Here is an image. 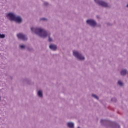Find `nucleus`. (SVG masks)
<instances>
[{"mask_svg": "<svg viewBox=\"0 0 128 128\" xmlns=\"http://www.w3.org/2000/svg\"><path fill=\"white\" fill-rule=\"evenodd\" d=\"M95 2L98 4V6H102V8H112V4H108V2L102 0H94Z\"/></svg>", "mask_w": 128, "mask_h": 128, "instance_id": "39448f33", "label": "nucleus"}, {"mask_svg": "<svg viewBox=\"0 0 128 128\" xmlns=\"http://www.w3.org/2000/svg\"><path fill=\"white\" fill-rule=\"evenodd\" d=\"M126 8H128V4L126 5Z\"/></svg>", "mask_w": 128, "mask_h": 128, "instance_id": "a878e982", "label": "nucleus"}, {"mask_svg": "<svg viewBox=\"0 0 128 128\" xmlns=\"http://www.w3.org/2000/svg\"><path fill=\"white\" fill-rule=\"evenodd\" d=\"M36 34H38L40 38H46V33L48 31L44 30L43 28H31L32 32H34Z\"/></svg>", "mask_w": 128, "mask_h": 128, "instance_id": "7ed1b4c3", "label": "nucleus"}, {"mask_svg": "<svg viewBox=\"0 0 128 128\" xmlns=\"http://www.w3.org/2000/svg\"><path fill=\"white\" fill-rule=\"evenodd\" d=\"M127 74H128V70L126 69H122L120 72V74L122 76H126Z\"/></svg>", "mask_w": 128, "mask_h": 128, "instance_id": "9d476101", "label": "nucleus"}, {"mask_svg": "<svg viewBox=\"0 0 128 128\" xmlns=\"http://www.w3.org/2000/svg\"><path fill=\"white\" fill-rule=\"evenodd\" d=\"M86 24L90 26H92V28H102V25L96 22V21L94 19H88L86 20Z\"/></svg>", "mask_w": 128, "mask_h": 128, "instance_id": "20e7f679", "label": "nucleus"}, {"mask_svg": "<svg viewBox=\"0 0 128 128\" xmlns=\"http://www.w3.org/2000/svg\"><path fill=\"white\" fill-rule=\"evenodd\" d=\"M0 100H2V97L0 96Z\"/></svg>", "mask_w": 128, "mask_h": 128, "instance_id": "bb28decb", "label": "nucleus"}, {"mask_svg": "<svg viewBox=\"0 0 128 128\" xmlns=\"http://www.w3.org/2000/svg\"><path fill=\"white\" fill-rule=\"evenodd\" d=\"M107 26H112V24H110V22H108V23H107Z\"/></svg>", "mask_w": 128, "mask_h": 128, "instance_id": "412c9836", "label": "nucleus"}, {"mask_svg": "<svg viewBox=\"0 0 128 128\" xmlns=\"http://www.w3.org/2000/svg\"><path fill=\"white\" fill-rule=\"evenodd\" d=\"M92 96H98L96 94H92Z\"/></svg>", "mask_w": 128, "mask_h": 128, "instance_id": "4be33fe9", "label": "nucleus"}, {"mask_svg": "<svg viewBox=\"0 0 128 128\" xmlns=\"http://www.w3.org/2000/svg\"><path fill=\"white\" fill-rule=\"evenodd\" d=\"M96 18H100V16L97 15V16H96Z\"/></svg>", "mask_w": 128, "mask_h": 128, "instance_id": "393cba45", "label": "nucleus"}, {"mask_svg": "<svg viewBox=\"0 0 128 128\" xmlns=\"http://www.w3.org/2000/svg\"><path fill=\"white\" fill-rule=\"evenodd\" d=\"M117 84L120 86H124V84L120 80H118Z\"/></svg>", "mask_w": 128, "mask_h": 128, "instance_id": "ddd939ff", "label": "nucleus"}, {"mask_svg": "<svg viewBox=\"0 0 128 128\" xmlns=\"http://www.w3.org/2000/svg\"><path fill=\"white\" fill-rule=\"evenodd\" d=\"M73 56H74V58H77V60H78L82 61V60H86V58H84V56L82 55V53H80V52H78V51L74 50L73 51Z\"/></svg>", "mask_w": 128, "mask_h": 128, "instance_id": "423d86ee", "label": "nucleus"}, {"mask_svg": "<svg viewBox=\"0 0 128 128\" xmlns=\"http://www.w3.org/2000/svg\"><path fill=\"white\" fill-rule=\"evenodd\" d=\"M100 124L102 126H104L106 128H120V126L117 123L113 122H110V120H101Z\"/></svg>", "mask_w": 128, "mask_h": 128, "instance_id": "f03ea898", "label": "nucleus"}, {"mask_svg": "<svg viewBox=\"0 0 128 128\" xmlns=\"http://www.w3.org/2000/svg\"><path fill=\"white\" fill-rule=\"evenodd\" d=\"M44 6H48V2H44Z\"/></svg>", "mask_w": 128, "mask_h": 128, "instance_id": "aec40b11", "label": "nucleus"}, {"mask_svg": "<svg viewBox=\"0 0 128 128\" xmlns=\"http://www.w3.org/2000/svg\"><path fill=\"white\" fill-rule=\"evenodd\" d=\"M94 98L96 100H98L99 98L98 96H94Z\"/></svg>", "mask_w": 128, "mask_h": 128, "instance_id": "5701e85b", "label": "nucleus"}, {"mask_svg": "<svg viewBox=\"0 0 128 128\" xmlns=\"http://www.w3.org/2000/svg\"><path fill=\"white\" fill-rule=\"evenodd\" d=\"M21 82L22 84H32V81L27 78H22L21 80Z\"/></svg>", "mask_w": 128, "mask_h": 128, "instance_id": "6e6552de", "label": "nucleus"}, {"mask_svg": "<svg viewBox=\"0 0 128 128\" xmlns=\"http://www.w3.org/2000/svg\"><path fill=\"white\" fill-rule=\"evenodd\" d=\"M6 38V34H1L0 33V38Z\"/></svg>", "mask_w": 128, "mask_h": 128, "instance_id": "dca6fc26", "label": "nucleus"}, {"mask_svg": "<svg viewBox=\"0 0 128 128\" xmlns=\"http://www.w3.org/2000/svg\"><path fill=\"white\" fill-rule=\"evenodd\" d=\"M37 94L38 96H44V94H42V91L41 90H39Z\"/></svg>", "mask_w": 128, "mask_h": 128, "instance_id": "4468645a", "label": "nucleus"}, {"mask_svg": "<svg viewBox=\"0 0 128 128\" xmlns=\"http://www.w3.org/2000/svg\"><path fill=\"white\" fill-rule=\"evenodd\" d=\"M49 48L50 50H54V52L58 50V46L54 44H50L49 46Z\"/></svg>", "mask_w": 128, "mask_h": 128, "instance_id": "1a4fd4ad", "label": "nucleus"}, {"mask_svg": "<svg viewBox=\"0 0 128 128\" xmlns=\"http://www.w3.org/2000/svg\"><path fill=\"white\" fill-rule=\"evenodd\" d=\"M111 100L112 102H116V98L114 97L111 99Z\"/></svg>", "mask_w": 128, "mask_h": 128, "instance_id": "f3484780", "label": "nucleus"}, {"mask_svg": "<svg viewBox=\"0 0 128 128\" xmlns=\"http://www.w3.org/2000/svg\"><path fill=\"white\" fill-rule=\"evenodd\" d=\"M10 78L11 80H12L14 78L12 76H10Z\"/></svg>", "mask_w": 128, "mask_h": 128, "instance_id": "b1692460", "label": "nucleus"}, {"mask_svg": "<svg viewBox=\"0 0 128 128\" xmlns=\"http://www.w3.org/2000/svg\"><path fill=\"white\" fill-rule=\"evenodd\" d=\"M18 38V40H22L23 42H26L28 40V36L26 34H24L22 33H19L16 35Z\"/></svg>", "mask_w": 128, "mask_h": 128, "instance_id": "0eeeda50", "label": "nucleus"}, {"mask_svg": "<svg viewBox=\"0 0 128 128\" xmlns=\"http://www.w3.org/2000/svg\"><path fill=\"white\" fill-rule=\"evenodd\" d=\"M26 48L28 50V52H34L32 47L26 46Z\"/></svg>", "mask_w": 128, "mask_h": 128, "instance_id": "2eb2a0df", "label": "nucleus"}, {"mask_svg": "<svg viewBox=\"0 0 128 128\" xmlns=\"http://www.w3.org/2000/svg\"><path fill=\"white\" fill-rule=\"evenodd\" d=\"M67 126L69 128H74V123L72 122H68L67 123Z\"/></svg>", "mask_w": 128, "mask_h": 128, "instance_id": "f8f14e48", "label": "nucleus"}, {"mask_svg": "<svg viewBox=\"0 0 128 128\" xmlns=\"http://www.w3.org/2000/svg\"><path fill=\"white\" fill-rule=\"evenodd\" d=\"M51 34H50V32H46V38H47V36H48V42H52V38H50V35Z\"/></svg>", "mask_w": 128, "mask_h": 128, "instance_id": "9b49d317", "label": "nucleus"}, {"mask_svg": "<svg viewBox=\"0 0 128 128\" xmlns=\"http://www.w3.org/2000/svg\"><path fill=\"white\" fill-rule=\"evenodd\" d=\"M20 48H22V50H24V48H26V46L25 45H20Z\"/></svg>", "mask_w": 128, "mask_h": 128, "instance_id": "a211bd4d", "label": "nucleus"}, {"mask_svg": "<svg viewBox=\"0 0 128 128\" xmlns=\"http://www.w3.org/2000/svg\"><path fill=\"white\" fill-rule=\"evenodd\" d=\"M40 21H42V20H48V19L46 18H40Z\"/></svg>", "mask_w": 128, "mask_h": 128, "instance_id": "6ab92c4d", "label": "nucleus"}, {"mask_svg": "<svg viewBox=\"0 0 128 128\" xmlns=\"http://www.w3.org/2000/svg\"><path fill=\"white\" fill-rule=\"evenodd\" d=\"M6 16L10 22H14L16 24H22V22H24L22 16H16L12 12L8 13Z\"/></svg>", "mask_w": 128, "mask_h": 128, "instance_id": "f257e3e1", "label": "nucleus"}]
</instances>
